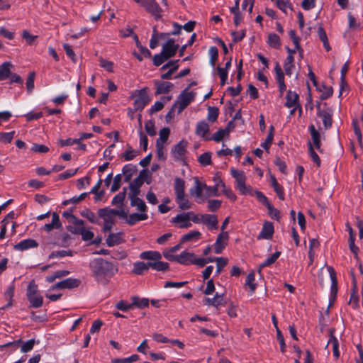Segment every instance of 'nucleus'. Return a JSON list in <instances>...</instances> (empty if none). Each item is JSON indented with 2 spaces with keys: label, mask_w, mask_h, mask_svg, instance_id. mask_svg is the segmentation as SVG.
I'll return each instance as SVG.
<instances>
[{
  "label": "nucleus",
  "mask_w": 363,
  "mask_h": 363,
  "mask_svg": "<svg viewBox=\"0 0 363 363\" xmlns=\"http://www.w3.org/2000/svg\"><path fill=\"white\" fill-rule=\"evenodd\" d=\"M141 259L148 260L147 262H136L133 264L132 272L136 275L143 274L150 268L158 272H164L169 269V264L161 261L162 255L158 251L148 250L141 252Z\"/></svg>",
  "instance_id": "nucleus-1"
},
{
  "label": "nucleus",
  "mask_w": 363,
  "mask_h": 363,
  "mask_svg": "<svg viewBox=\"0 0 363 363\" xmlns=\"http://www.w3.org/2000/svg\"><path fill=\"white\" fill-rule=\"evenodd\" d=\"M89 267L95 280L104 285H106L111 278L118 271L116 264L101 257L91 260Z\"/></svg>",
  "instance_id": "nucleus-2"
},
{
  "label": "nucleus",
  "mask_w": 363,
  "mask_h": 363,
  "mask_svg": "<svg viewBox=\"0 0 363 363\" xmlns=\"http://www.w3.org/2000/svg\"><path fill=\"white\" fill-rule=\"evenodd\" d=\"M232 176L235 179V188L242 195H252V189L250 186L245 184L246 177L243 171L234 168L230 169Z\"/></svg>",
  "instance_id": "nucleus-3"
},
{
  "label": "nucleus",
  "mask_w": 363,
  "mask_h": 363,
  "mask_svg": "<svg viewBox=\"0 0 363 363\" xmlns=\"http://www.w3.org/2000/svg\"><path fill=\"white\" fill-rule=\"evenodd\" d=\"M132 97L135 98V111H142L150 101L146 88L135 91Z\"/></svg>",
  "instance_id": "nucleus-4"
},
{
  "label": "nucleus",
  "mask_w": 363,
  "mask_h": 363,
  "mask_svg": "<svg viewBox=\"0 0 363 363\" xmlns=\"http://www.w3.org/2000/svg\"><path fill=\"white\" fill-rule=\"evenodd\" d=\"M136 2L143 6L155 19L161 18L162 10L155 0H136Z\"/></svg>",
  "instance_id": "nucleus-5"
},
{
  "label": "nucleus",
  "mask_w": 363,
  "mask_h": 363,
  "mask_svg": "<svg viewBox=\"0 0 363 363\" xmlns=\"http://www.w3.org/2000/svg\"><path fill=\"white\" fill-rule=\"evenodd\" d=\"M194 96L195 94L194 92L183 91L174 103V106H177V113H181L194 101Z\"/></svg>",
  "instance_id": "nucleus-6"
},
{
  "label": "nucleus",
  "mask_w": 363,
  "mask_h": 363,
  "mask_svg": "<svg viewBox=\"0 0 363 363\" xmlns=\"http://www.w3.org/2000/svg\"><path fill=\"white\" fill-rule=\"evenodd\" d=\"M316 108L318 110L317 114L322 118L324 128L326 130L329 129L332 126L333 123V109L331 108L327 107L326 108L322 110L320 109V104L316 105Z\"/></svg>",
  "instance_id": "nucleus-7"
},
{
  "label": "nucleus",
  "mask_w": 363,
  "mask_h": 363,
  "mask_svg": "<svg viewBox=\"0 0 363 363\" xmlns=\"http://www.w3.org/2000/svg\"><path fill=\"white\" fill-rule=\"evenodd\" d=\"M145 176L146 171L143 170L140 172L139 176L130 182L129 186L130 191L128 194V197H135L140 194V188L143 184V178Z\"/></svg>",
  "instance_id": "nucleus-8"
},
{
  "label": "nucleus",
  "mask_w": 363,
  "mask_h": 363,
  "mask_svg": "<svg viewBox=\"0 0 363 363\" xmlns=\"http://www.w3.org/2000/svg\"><path fill=\"white\" fill-rule=\"evenodd\" d=\"M98 214L100 218H101L104 221V232H108L111 230L113 222H114V217L109 212V210L108 208H100L98 211Z\"/></svg>",
  "instance_id": "nucleus-9"
},
{
  "label": "nucleus",
  "mask_w": 363,
  "mask_h": 363,
  "mask_svg": "<svg viewBox=\"0 0 363 363\" xmlns=\"http://www.w3.org/2000/svg\"><path fill=\"white\" fill-rule=\"evenodd\" d=\"M187 145L188 143L186 140H182L172 148L171 152L172 155H173L174 160H183L184 157L186 152Z\"/></svg>",
  "instance_id": "nucleus-10"
},
{
  "label": "nucleus",
  "mask_w": 363,
  "mask_h": 363,
  "mask_svg": "<svg viewBox=\"0 0 363 363\" xmlns=\"http://www.w3.org/2000/svg\"><path fill=\"white\" fill-rule=\"evenodd\" d=\"M178 48L179 45L175 44L174 40L170 38L163 45L161 52L166 56V58L169 59L176 55Z\"/></svg>",
  "instance_id": "nucleus-11"
},
{
  "label": "nucleus",
  "mask_w": 363,
  "mask_h": 363,
  "mask_svg": "<svg viewBox=\"0 0 363 363\" xmlns=\"http://www.w3.org/2000/svg\"><path fill=\"white\" fill-rule=\"evenodd\" d=\"M80 280L74 278H67L65 280L57 282L52 286V290L56 289H74L78 287L80 284Z\"/></svg>",
  "instance_id": "nucleus-12"
},
{
  "label": "nucleus",
  "mask_w": 363,
  "mask_h": 363,
  "mask_svg": "<svg viewBox=\"0 0 363 363\" xmlns=\"http://www.w3.org/2000/svg\"><path fill=\"white\" fill-rule=\"evenodd\" d=\"M228 240V232H222L220 233L216 240L214 252L216 254H220L222 252L223 249L227 245V242Z\"/></svg>",
  "instance_id": "nucleus-13"
},
{
  "label": "nucleus",
  "mask_w": 363,
  "mask_h": 363,
  "mask_svg": "<svg viewBox=\"0 0 363 363\" xmlns=\"http://www.w3.org/2000/svg\"><path fill=\"white\" fill-rule=\"evenodd\" d=\"M327 269L331 279L330 296L331 298H333V300H335L337 294V279L336 276V272L334 268L331 266L328 267Z\"/></svg>",
  "instance_id": "nucleus-14"
},
{
  "label": "nucleus",
  "mask_w": 363,
  "mask_h": 363,
  "mask_svg": "<svg viewBox=\"0 0 363 363\" xmlns=\"http://www.w3.org/2000/svg\"><path fill=\"white\" fill-rule=\"evenodd\" d=\"M274 232V230L273 223L269 221H266L263 224L262 230L258 235V239L269 240L272 238Z\"/></svg>",
  "instance_id": "nucleus-15"
},
{
  "label": "nucleus",
  "mask_w": 363,
  "mask_h": 363,
  "mask_svg": "<svg viewBox=\"0 0 363 363\" xmlns=\"http://www.w3.org/2000/svg\"><path fill=\"white\" fill-rule=\"evenodd\" d=\"M155 85L156 86V95H160L162 94L169 93L172 88L174 87V84L169 82H163V81H155Z\"/></svg>",
  "instance_id": "nucleus-16"
},
{
  "label": "nucleus",
  "mask_w": 363,
  "mask_h": 363,
  "mask_svg": "<svg viewBox=\"0 0 363 363\" xmlns=\"http://www.w3.org/2000/svg\"><path fill=\"white\" fill-rule=\"evenodd\" d=\"M206 184L199 181V178H194V186L191 188L189 193L192 196L199 199L202 196L203 191L205 189Z\"/></svg>",
  "instance_id": "nucleus-17"
},
{
  "label": "nucleus",
  "mask_w": 363,
  "mask_h": 363,
  "mask_svg": "<svg viewBox=\"0 0 363 363\" xmlns=\"http://www.w3.org/2000/svg\"><path fill=\"white\" fill-rule=\"evenodd\" d=\"M194 256V253L183 251L180 255H176L175 262L184 265L193 264Z\"/></svg>",
  "instance_id": "nucleus-18"
},
{
  "label": "nucleus",
  "mask_w": 363,
  "mask_h": 363,
  "mask_svg": "<svg viewBox=\"0 0 363 363\" xmlns=\"http://www.w3.org/2000/svg\"><path fill=\"white\" fill-rule=\"evenodd\" d=\"M38 246V243L33 239H26L21 240L19 243L14 245V249L19 251L27 250L30 248H35Z\"/></svg>",
  "instance_id": "nucleus-19"
},
{
  "label": "nucleus",
  "mask_w": 363,
  "mask_h": 363,
  "mask_svg": "<svg viewBox=\"0 0 363 363\" xmlns=\"http://www.w3.org/2000/svg\"><path fill=\"white\" fill-rule=\"evenodd\" d=\"M201 220L211 230L218 228V218L216 215L203 214Z\"/></svg>",
  "instance_id": "nucleus-20"
},
{
  "label": "nucleus",
  "mask_w": 363,
  "mask_h": 363,
  "mask_svg": "<svg viewBox=\"0 0 363 363\" xmlns=\"http://www.w3.org/2000/svg\"><path fill=\"white\" fill-rule=\"evenodd\" d=\"M286 99L285 106L287 108H292L294 106H300L298 102L299 96L296 92L289 90L286 96Z\"/></svg>",
  "instance_id": "nucleus-21"
},
{
  "label": "nucleus",
  "mask_w": 363,
  "mask_h": 363,
  "mask_svg": "<svg viewBox=\"0 0 363 363\" xmlns=\"http://www.w3.org/2000/svg\"><path fill=\"white\" fill-rule=\"evenodd\" d=\"M309 130L311 135L313 145L317 149V150L321 152L322 149L320 143V135L319 132L315 129L313 125H311L309 126Z\"/></svg>",
  "instance_id": "nucleus-22"
},
{
  "label": "nucleus",
  "mask_w": 363,
  "mask_h": 363,
  "mask_svg": "<svg viewBox=\"0 0 363 363\" xmlns=\"http://www.w3.org/2000/svg\"><path fill=\"white\" fill-rule=\"evenodd\" d=\"M148 218V216L146 213L141 212L140 213H133L128 216V218H127V223L130 225H133L138 222L145 220Z\"/></svg>",
  "instance_id": "nucleus-23"
},
{
  "label": "nucleus",
  "mask_w": 363,
  "mask_h": 363,
  "mask_svg": "<svg viewBox=\"0 0 363 363\" xmlns=\"http://www.w3.org/2000/svg\"><path fill=\"white\" fill-rule=\"evenodd\" d=\"M175 197L185 194V182L183 179L176 177L174 181Z\"/></svg>",
  "instance_id": "nucleus-24"
},
{
  "label": "nucleus",
  "mask_w": 363,
  "mask_h": 363,
  "mask_svg": "<svg viewBox=\"0 0 363 363\" xmlns=\"http://www.w3.org/2000/svg\"><path fill=\"white\" fill-rule=\"evenodd\" d=\"M209 131V125L205 121H199L196 127L195 133L197 135L208 140L209 138H206V134Z\"/></svg>",
  "instance_id": "nucleus-25"
},
{
  "label": "nucleus",
  "mask_w": 363,
  "mask_h": 363,
  "mask_svg": "<svg viewBox=\"0 0 363 363\" xmlns=\"http://www.w3.org/2000/svg\"><path fill=\"white\" fill-rule=\"evenodd\" d=\"M178 208L180 210H188L192 207V203L187 199L186 194L175 197Z\"/></svg>",
  "instance_id": "nucleus-26"
},
{
  "label": "nucleus",
  "mask_w": 363,
  "mask_h": 363,
  "mask_svg": "<svg viewBox=\"0 0 363 363\" xmlns=\"http://www.w3.org/2000/svg\"><path fill=\"white\" fill-rule=\"evenodd\" d=\"M13 67L11 62H6L0 65V81L5 80L11 74V68Z\"/></svg>",
  "instance_id": "nucleus-27"
},
{
  "label": "nucleus",
  "mask_w": 363,
  "mask_h": 363,
  "mask_svg": "<svg viewBox=\"0 0 363 363\" xmlns=\"http://www.w3.org/2000/svg\"><path fill=\"white\" fill-rule=\"evenodd\" d=\"M61 227V223L60 220L59 216L56 213H52V222L50 223L45 224L44 225V229L47 232H50L53 229H58Z\"/></svg>",
  "instance_id": "nucleus-28"
},
{
  "label": "nucleus",
  "mask_w": 363,
  "mask_h": 363,
  "mask_svg": "<svg viewBox=\"0 0 363 363\" xmlns=\"http://www.w3.org/2000/svg\"><path fill=\"white\" fill-rule=\"evenodd\" d=\"M137 169L136 167L131 164H125L122 169V173L124 175V181L125 182H129L135 172H136Z\"/></svg>",
  "instance_id": "nucleus-29"
},
{
  "label": "nucleus",
  "mask_w": 363,
  "mask_h": 363,
  "mask_svg": "<svg viewBox=\"0 0 363 363\" xmlns=\"http://www.w3.org/2000/svg\"><path fill=\"white\" fill-rule=\"evenodd\" d=\"M129 199L130 200V205L132 206H136L139 211L146 213V204L141 199L138 197V196H135V197H129Z\"/></svg>",
  "instance_id": "nucleus-30"
},
{
  "label": "nucleus",
  "mask_w": 363,
  "mask_h": 363,
  "mask_svg": "<svg viewBox=\"0 0 363 363\" xmlns=\"http://www.w3.org/2000/svg\"><path fill=\"white\" fill-rule=\"evenodd\" d=\"M271 185L273 187L274 191L277 193L278 197L281 200H284V192L283 187L280 186L274 176H271Z\"/></svg>",
  "instance_id": "nucleus-31"
},
{
  "label": "nucleus",
  "mask_w": 363,
  "mask_h": 363,
  "mask_svg": "<svg viewBox=\"0 0 363 363\" xmlns=\"http://www.w3.org/2000/svg\"><path fill=\"white\" fill-rule=\"evenodd\" d=\"M132 305L133 307H138L139 308H144L149 306V299L146 298H139L138 296L131 297Z\"/></svg>",
  "instance_id": "nucleus-32"
},
{
  "label": "nucleus",
  "mask_w": 363,
  "mask_h": 363,
  "mask_svg": "<svg viewBox=\"0 0 363 363\" xmlns=\"http://www.w3.org/2000/svg\"><path fill=\"white\" fill-rule=\"evenodd\" d=\"M201 233L198 230L190 231L187 234L184 235L181 238V242L184 243L191 240H198L201 238Z\"/></svg>",
  "instance_id": "nucleus-33"
},
{
  "label": "nucleus",
  "mask_w": 363,
  "mask_h": 363,
  "mask_svg": "<svg viewBox=\"0 0 363 363\" xmlns=\"http://www.w3.org/2000/svg\"><path fill=\"white\" fill-rule=\"evenodd\" d=\"M27 298L30 302V306L32 308H38L43 306V296L39 294L30 296Z\"/></svg>",
  "instance_id": "nucleus-34"
},
{
  "label": "nucleus",
  "mask_w": 363,
  "mask_h": 363,
  "mask_svg": "<svg viewBox=\"0 0 363 363\" xmlns=\"http://www.w3.org/2000/svg\"><path fill=\"white\" fill-rule=\"evenodd\" d=\"M318 34L319 39L321 40V42L323 44L324 48L327 51H330L331 50V48L329 45L328 39L327 34L324 30V28L322 26H320L318 29Z\"/></svg>",
  "instance_id": "nucleus-35"
},
{
  "label": "nucleus",
  "mask_w": 363,
  "mask_h": 363,
  "mask_svg": "<svg viewBox=\"0 0 363 363\" xmlns=\"http://www.w3.org/2000/svg\"><path fill=\"white\" fill-rule=\"evenodd\" d=\"M121 234L111 233L108 236L106 242L109 247H113L120 244L121 242Z\"/></svg>",
  "instance_id": "nucleus-36"
},
{
  "label": "nucleus",
  "mask_w": 363,
  "mask_h": 363,
  "mask_svg": "<svg viewBox=\"0 0 363 363\" xmlns=\"http://www.w3.org/2000/svg\"><path fill=\"white\" fill-rule=\"evenodd\" d=\"M219 114V109L216 106H208L207 119L211 123L216 121Z\"/></svg>",
  "instance_id": "nucleus-37"
},
{
  "label": "nucleus",
  "mask_w": 363,
  "mask_h": 363,
  "mask_svg": "<svg viewBox=\"0 0 363 363\" xmlns=\"http://www.w3.org/2000/svg\"><path fill=\"white\" fill-rule=\"evenodd\" d=\"M267 42L271 47L275 49H278L281 46L280 38L276 33L269 34Z\"/></svg>",
  "instance_id": "nucleus-38"
},
{
  "label": "nucleus",
  "mask_w": 363,
  "mask_h": 363,
  "mask_svg": "<svg viewBox=\"0 0 363 363\" xmlns=\"http://www.w3.org/2000/svg\"><path fill=\"white\" fill-rule=\"evenodd\" d=\"M294 56H287L286 60H285V62H284V72L286 73V75L291 77V74H292V68L294 67Z\"/></svg>",
  "instance_id": "nucleus-39"
},
{
  "label": "nucleus",
  "mask_w": 363,
  "mask_h": 363,
  "mask_svg": "<svg viewBox=\"0 0 363 363\" xmlns=\"http://www.w3.org/2000/svg\"><path fill=\"white\" fill-rule=\"evenodd\" d=\"M126 195V188H124L123 191L116 195L111 201L112 205L122 206Z\"/></svg>",
  "instance_id": "nucleus-40"
},
{
  "label": "nucleus",
  "mask_w": 363,
  "mask_h": 363,
  "mask_svg": "<svg viewBox=\"0 0 363 363\" xmlns=\"http://www.w3.org/2000/svg\"><path fill=\"white\" fill-rule=\"evenodd\" d=\"M266 207L268 210V214L269 215V216L272 219H274V220H277L279 221L281 218L280 211L278 209L275 208L271 203L269 204H268Z\"/></svg>",
  "instance_id": "nucleus-41"
},
{
  "label": "nucleus",
  "mask_w": 363,
  "mask_h": 363,
  "mask_svg": "<svg viewBox=\"0 0 363 363\" xmlns=\"http://www.w3.org/2000/svg\"><path fill=\"white\" fill-rule=\"evenodd\" d=\"M281 252H275L273 255H272L269 257L267 258L261 264L260 268H264L265 267H268L276 262V260L279 258Z\"/></svg>",
  "instance_id": "nucleus-42"
},
{
  "label": "nucleus",
  "mask_w": 363,
  "mask_h": 363,
  "mask_svg": "<svg viewBox=\"0 0 363 363\" xmlns=\"http://www.w3.org/2000/svg\"><path fill=\"white\" fill-rule=\"evenodd\" d=\"M81 216L87 218L91 223H97L98 218L95 213L89 209H84L81 212Z\"/></svg>",
  "instance_id": "nucleus-43"
},
{
  "label": "nucleus",
  "mask_w": 363,
  "mask_h": 363,
  "mask_svg": "<svg viewBox=\"0 0 363 363\" xmlns=\"http://www.w3.org/2000/svg\"><path fill=\"white\" fill-rule=\"evenodd\" d=\"M349 66L348 63L346 62L341 68V77H340V95L342 94V90L344 89L345 86L347 85V82L345 81V75L348 71Z\"/></svg>",
  "instance_id": "nucleus-44"
},
{
  "label": "nucleus",
  "mask_w": 363,
  "mask_h": 363,
  "mask_svg": "<svg viewBox=\"0 0 363 363\" xmlns=\"http://www.w3.org/2000/svg\"><path fill=\"white\" fill-rule=\"evenodd\" d=\"M255 274L254 272H250L246 279V285H247L252 293H254L256 289V284L255 283Z\"/></svg>",
  "instance_id": "nucleus-45"
},
{
  "label": "nucleus",
  "mask_w": 363,
  "mask_h": 363,
  "mask_svg": "<svg viewBox=\"0 0 363 363\" xmlns=\"http://www.w3.org/2000/svg\"><path fill=\"white\" fill-rule=\"evenodd\" d=\"M74 255V252L72 251V250H60V251H56V252H52L50 255H49V258L50 259H53V258H58V257H64L65 256H73Z\"/></svg>",
  "instance_id": "nucleus-46"
},
{
  "label": "nucleus",
  "mask_w": 363,
  "mask_h": 363,
  "mask_svg": "<svg viewBox=\"0 0 363 363\" xmlns=\"http://www.w3.org/2000/svg\"><path fill=\"white\" fill-rule=\"evenodd\" d=\"M137 155V151L134 150L131 146L128 145V149L122 155V158L125 161L133 160Z\"/></svg>",
  "instance_id": "nucleus-47"
},
{
  "label": "nucleus",
  "mask_w": 363,
  "mask_h": 363,
  "mask_svg": "<svg viewBox=\"0 0 363 363\" xmlns=\"http://www.w3.org/2000/svg\"><path fill=\"white\" fill-rule=\"evenodd\" d=\"M216 274L218 275L223 267H225L228 264V259L224 257H216Z\"/></svg>",
  "instance_id": "nucleus-48"
},
{
  "label": "nucleus",
  "mask_w": 363,
  "mask_h": 363,
  "mask_svg": "<svg viewBox=\"0 0 363 363\" xmlns=\"http://www.w3.org/2000/svg\"><path fill=\"white\" fill-rule=\"evenodd\" d=\"M328 344L332 345L333 355L336 359H337L340 357V352L338 350V340L333 335H331L330 338L328 340Z\"/></svg>",
  "instance_id": "nucleus-49"
},
{
  "label": "nucleus",
  "mask_w": 363,
  "mask_h": 363,
  "mask_svg": "<svg viewBox=\"0 0 363 363\" xmlns=\"http://www.w3.org/2000/svg\"><path fill=\"white\" fill-rule=\"evenodd\" d=\"M194 216H195V213L193 211L180 213L173 218L172 221H185L186 220H191V217Z\"/></svg>",
  "instance_id": "nucleus-50"
},
{
  "label": "nucleus",
  "mask_w": 363,
  "mask_h": 363,
  "mask_svg": "<svg viewBox=\"0 0 363 363\" xmlns=\"http://www.w3.org/2000/svg\"><path fill=\"white\" fill-rule=\"evenodd\" d=\"M37 294H38V286L35 284V281L32 280L31 281H30L28 286L26 296L27 298H28L30 296L36 295Z\"/></svg>",
  "instance_id": "nucleus-51"
},
{
  "label": "nucleus",
  "mask_w": 363,
  "mask_h": 363,
  "mask_svg": "<svg viewBox=\"0 0 363 363\" xmlns=\"http://www.w3.org/2000/svg\"><path fill=\"white\" fill-rule=\"evenodd\" d=\"M116 308L123 312H126L133 308L132 303H129L126 301L121 300L116 304Z\"/></svg>",
  "instance_id": "nucleus-52"
},
{
  "label": "nucleus",
  "mask_w": 363,
  "mask_h": 363,
  "mask_svg": "<svg viewBox=\"0 0 363 363\" xmlns=\"http://www.w3.org/2000/svg\"><path fill=\"white\" fill-rule=\"evenodd\" d=\"M308 150L312 160L316 164L318 167H320L321 163L320 159L315 152L313 145L311 142L308 143Z\"/></svg>",
  "instance_id": "nucleus-53"
},
{
  "label": "nucleus",
  "mask_w": 363,
  "mask_h": 363,
  "mask_svg": "<svg viewBox=\"0 0 363 363\" xmlns=\"http://www.w3.org/2000/svg\"><path fill=\"white\" fill-rule=\"evenodd\" d=\"M289 36H290L293 43L294 44L296 48L298 50L300 55H301L303 50L300 46V44H299L300 38L296 35L295 30H291L289 31Z\"/></svg>",
  "instance_id": "nucleus-54"
},
{
  "label": "nucleus",
  "mask_w": 363,
  "mask_h": 363,
  "mask_svg": "<svg viewBox=\"0 0 363 363\" xmlns=\"http://www.w3.org/2000/svg\"><path fill=\"white\" fill-rule=\"evenodd\" d=\"M199 162L203 166L209 165L211 163V153L206 152L199 157Z\"/></svg>",
  "instance_id": "nucleus-55"
},
{
  "label": "nucleus",
  "mask_w": 363,
  "mask_h": 363,
  "mask_svg": "<svg viewBox=\"0 0 363 363\" xmlns=\"http://www.w3.org/2000/svg\"><path fill=\"white\" fill-rule=\"evenodd\" d=\"M209 55H210V63L212 67L215 66L216 61L218 57V50L216 46H212L209 48Z\"/></svg>",
  "instance_id": "nucleus-56"
},
{
  "label": "nucleus",
  "mask_w": 363,
  "mask_h": 363,
  "mask_svg": "<svg viewBox=\"0 0 363 363\" xmlns=\"http://www.w3.org/2000/svg\"><path fill=\"white\" fill-rule=\"evenodd\" d=\"M35 73L34 72H30L26 80V89L28 93H31L34 89V80Z\"/></svg>",
  "instance_id": "nucleus-57"
},
{
  "label": "nucleus",
  "mask_w": 363,
  "mask_h": 363,
  "mask_svg": "<svg viewBox=\"0 0 363 363\" xmlns=\"http://www.w3.org/2000/svg\"><path fill=\"white\" fill-rule=\"evenodd\" d=\"M157 156L160 160H165L164 145L162 143L157 140L156 142Z\"/></svg>",
  "instance_id": "nucleus-58"
},
{
  "label": "nucleus",
  "mask_w": 363,
  "mask_h": 363,
  "mask_svg": "<svg viewBox=\"0 0 363 363\" xmlns=\"http://www.w3.org/2000/svg\"><path fill=\"white\" fill-rule=\"evenodd\" d=\"M139 359V356L138 354H133L129 357L121 358V359H114L112 360V363H131Z\"/></svg>",
  "instance_id": "nucleus-59"
},
{
  "label": "nucleus",
  "mask_w": 363,
  "mask_h": 363,
  "mask_svg": "<svg viewBox=\"0 0 363 363\" xmlns=\"http://www.w3.org/2000/svg\"><path fill=\"white\" fill-rule=\"evenodd\" d=\"M222 201L220 200H208V209L211 212H215L218 210L221 206Z\"/></svg>",
  "instance_id": "nucleus-60"
},
{
  "label": "nucleus",
  "mask_w": 363,
  "mask_h": 363,
  "mask_svg": "<svg viewBox=\"0 0 363 363\" xmlns=\"http://www.w3.org/2000/svg\"><path fill=\"white\" fill-rule=\"evenodd\" d=\"M219 184H216L214 186H208L206 184L205 190L207 196H218Z\"/></svg>",
  "instance_id": "nucleus-61"
},
{
  "label": "nucleus",
  "mask_w": 363,
  "mask_h": 363,
  "mask_svg": "<svg viewBox=\"0 0 363 363\" xmlns=\"http://www.w3.org/2000/svg\"><path fill=\"white\" fill-rule=\"evenodd\" d=\"M167 60L168 58H166V56L161 52L160 54H156L154 55L152 62L155 66L158 67Z\"/></svg>",
  "instance_id": "nucleus-62"
},
{
  "label": "nucleus",
  "mask_w": 363,
  "mask_h": 363,
  "mask_svg": "<svg viewBox=\"0 0 363 363\" xmlns=\"http://www.w3.org/2000/svg\"><path fill=\"white\" fill-rule=\"evenodd\" d=\"M145 129L150 136H155L156 135L155 122L153 121H147L145 124Z\"/></svg>",
  "instance_id": "nucleus-63"
},
{
  "label": "nucleus",
  "mask_w": 363,
  "mask_h": 363,
  "mask_svg": "<svg viewBox=\"0 0 363 363\" xmlns=\"http://www.w3.org/2000/svg\"><path fill=\"white\" fill-rule=\"evenodd\" d=\"M15 131L0 133V142L4 143H10L14 136Z\"/></svg>",
  "instance_id": "nucleus-64"
}]
</instances>
